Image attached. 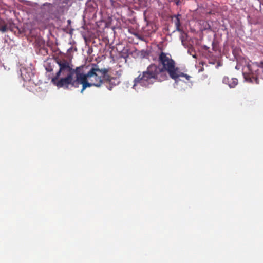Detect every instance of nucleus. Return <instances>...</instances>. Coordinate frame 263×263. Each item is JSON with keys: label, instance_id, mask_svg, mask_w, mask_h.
Listing matches in <instances>:
<instances>
[{"label": "nucleus", "instance_id": "obj_1", "mask_svg": "<svg viewBox=\"0 0 263 263\" xmlns=\"http://www.w3.org/2000/svg\"><path fill=\"white\" fill-rule=\"evenodd\" d=\"M158 61L159 66L154 64H151L145 71L134 79L133 88L136 89L138 85L149 87L156 81H165L167 79V72L175 81L180 77L185 78L187 80H190L191 77L180 71L170 55L161 52L159 55Z\"/></svg>", "mask_w": 263, "mask_h": 263}, {"label": "nucleus", "instance_id": "obj_2", "mask_svg": "<svg viewBox=\"0 0 263 263\" xmlns=\"http://www.w3.org/2000/svg\"><path fill=\"white\" fill-rule=\"evenodd\" d=\"M109 70L107 68L99 69L97 65L92 67L86 74L81 72L79 70V74H77V81H80L82 85L81 92L87 88L94 86L100 87L103 82L106 81L110 82L112 78L107 73Z\"/></svg>", "mask_w": 263, "mask_h": 263}, {"label": "nucleus", "instance_id": "obj_3", "mask_svg": "<svg viewBox=\"0 0 263 263\" xmlns=\"http://www.w3.org/2000/svg\"><path fill=\"white\" fill-rule=\"evenodd\" d=\"M81 67H78L73 70V72H75L76 74L75 80H73V73H67L66 77L61 78L60 80H59V77H57V76H55L52 79L51 82L58 87H65L66 88H68L69 84H71L74 87H78L79 85L81 84L80 83V81H77V74H79V70H81Z\"/></svg>", "mask_w": 263, "mask_h": 263}, {"label": "nucleus", "instance_id": "obj_4", "mask_svg": "<svg viewBox=\"0 0 263 263\" xmlns=\"http://www.w3.org/2000/svg\"><path fill=\"white\" fill-rule=\"evenodd\" d=\"M56 61L60 68L55 75L57 76V77H60L61 74L64 76L70 73H72L73 74H75V72H73L74 69L70 66L69 63L67 60L57 59Z\"/></svg>", "mask_w": 263, "mask_h": 263}, {"label": "nucleus", "instance_id": "obj_5", "mask_svg": "<svg viewBox=\"0 0 263 263\" xmlns=\"http://www.w3.org/2000/svg\"><path fill=\"white\" fill-rule=\"evenodd\" d=\"M253 68V66L250 65L247 66L246 71L243 73L246 79H249L251 81H252V79H256V71H254Z\"/></svg>", "mask_w": 263, "mask_h": 263}, {"label": "nucleus", "instance_id": "obj_6", "mask_svg": "<svg viewBox=\"0 0 263 263\" xmlns=\"http://www.w3.org/2000/svg\"><path fill=\"white\" fill-rule=\"evenodd\" d=\"M223 83L228 85L230 88H234L238 84V80L236 78H229L225 76L222 79Z\"/></svg>", "mask_w": 263, "mask_h": 263}, {"label": "nucleus", "instance_id": "obj_7", "mask_svg": "<svg viewBox=\"0 0 263 263\" xmlns=\"http://www.w3.org/2000/svg\"><path fill=\"white\" fill-rule=\"evenodd\" d=\"M21 76L23 80L26 81H30L31 80L33 73L31 72H28L26 69H24L21 71Z\"/></svg>", "mask_w": 263, "mask_h": 263}, {"label": "nucleus", "instance_id": "obj_8", "mask_svg": "<svg viewBox=\"0 0 263 263\" xmlns=\"http://www.w3.org/2000/svg\"><path fill=\"white\" fill-rule=\"evenodd\" d=\"M181 15L180 14H178L177 15H175L173 18V22H174L175 25L176 26V29L178 31H181L182 30L180 28L181 23L179 17Z\"/></svg>", "mask_w": 263, "mask_h": 263}, {"label": "nucleus", "instance_id": "obj_9", "mask_svg": "<svg viewBox=\"0 0 263 263\" xmlns=\"http://www.w3.org/2000/svg\"><path fill=\"white\" fill-rule=\"evenodd\" d=\"M0 31L3 32H6L7 31V27L6 26H2L0 28Z\"/></svg>", "mask_w": 263, "mask_h": 263}, {"label": "nucleus", "instance_id": "obj_10", "mask_svg": "<svg viewBox=\"0 0 263 263\" xmlns=\"http://www.w3.org/2000/svg\"><path fill=\"white\" fill-rule=\"evenodd\" d=\"M110 2H111V5L113 6V7H116V5H115V2L114 1V0H110Z\"/></svg>", "mask_w": 263, "mask_h": 263}, {"label": "nucleus", "instance_id": "obj_11", "mask_svg": "<svg viewBox=\"0 0 263 263\" xmlns=\"http://www.w3.org/2000/svg\"><path fill=\"white\" fill-rule=\"evenodd\" d=\"M212 46H213V50L214 51H216V47L215 46V43L214 42H212Z\"/></svg>", "mask_w": 263, "mask_h": 263}, {"label": "nucleus", "instance_id": "obj_12", "mask_svg": "<svg viewBox=\"0 0 263 263\" xmlns=\"http://www.w3.org/2000/svg\"><path fill=\"white\" fill-rule=\"evenodd\" d=\"M46 70L48 71H52L53 70V69L52 68H46Z\"/></svg>", "mask_w": 263, "mask_h": 263}, {"label": "nucleus", "instance_id": "obj_13", "mask_svg": "<svg viewBox=\"0 0 263 263\" xmlns=\"http://www.w3.org/2000/svg\"><path fill=\"white\" fill-rule=\"evenodd\" d=\"M174 1H175L176 5H178L180 0H174Z\"/></svg>", "mask_w": 263, "mask_h": 263}, {"label": "nucleus", "instance_id": "obj_14", "mask_svg": "<svg viewBox=\"0 0 263 263\" xmlns=\"http://www.w3.org/2000/svg\"><path fill=\"white\" fill-rule=\"evenodd\" d=\"M209 48V47H208V46L204 45L203 46V49H205V50H208V49Z\"/></svg>", "mask_w": 263, "mask_h": 263}]
</instances>
